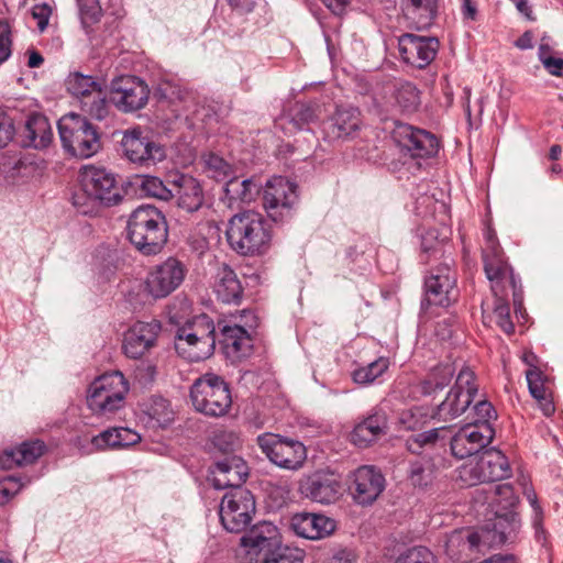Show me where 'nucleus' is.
Wrapping results in <instances>:
<instances>
[{
	"instance_id": "nucleus-1",
	"label": "nucleus",
	"mask_w": 563,
	"mask_h": 563,
	"mask_svg": "<svg viewBox=\"0 0 563 563\" xmlns=\"http://www.w3.org/2000/svg\"><path fill=\"white\" fill-rule=\"evenodd\" d=\"M230 247L240 255H261L268 249L271 232L262 214L244 211L234 214L225 232Z\"/></svg>"
},
{
	"instance_id": "nucleus-2",
	"label": "nucleus",
	"mask_w": 563,
	"mask_h": 563,
	"mask_svg": "<svg viewBox=\"0 0 563 563\" xmlns=\"http://www.w3.org/2000/svg\"><path fill=\"white\" fill-rule=\"evenodd\" d=\"M128 236L141 253L157 254L167 242L168 231L165 216L153 206H140L129 218Z\"/></svg>"
},
{
	"instance_id": "nucleus-3",
	"label": "nucleus",
	"mask_w": 563,
	"mask_h": 563,
	"mask_svg": "<svg viewBox=\"0 0 563 563\" xmlns=\"http://www.w3.org/2000/svg\"><path fill=\"white\" fill-rule=\"evenodd\" d=\"M216 347V327L207 314H199L178 328L175 335V350L178 355L200 362L213 354Z\"/></svg>"
},
{
	"instance_id": "nucleus-4",
	"label": "nucleus",
	"mask_w": 563,
	"mask_h": 563,
	"mask_svg": "<svg viewBox=\"0 0 563 563\" xmlns=\"http://www.w3.org/2000/svg\"><path fill=\"white\" fill-rule=\"evenodd\" d=\"M58 133L64 150L75 157L88 158L101 148L98 129L77 113H69L58 121Z\"/></svg>"
},
{
	"instance_id": "nucleus-5",
	"label": "nucleus",
	"mask_w": 563,
	"mask_h": 563,
	"mask_svg": "<svg viewBox=\"0 0 563 563\" xmlns=\"http://www.w3.org/2000/svg\"><path fill=\"white\" fill-rule=\"evenodd\" d=\"M190 400L198 412L217 418L225 416L232 406L229 384L213 373H207L194 382Z\"/></svg>"
},
{
	"instance_id": "nucleus-6",
	"label": "nucleus",
	"mask_w": 563,
	"mask_h": 563,
	"mask_svg": "<svg viewBox=\"0 0 563 563\" xmlns=\"http://www.w3.org/2000/svg\"><path fill=\"white\" fill-rule=\"evenodd\" d=\"M129 388V383L121 372L106 373L90 384L87 395L88 407L95 413H113L123 407Z\"/></svg>"
},
{
	"instance_id": "nucleus-7",
	"label": "nucleus",
	"mask_w": 563,
	"mask_h": 563,
	"mask_svg": "<svg viewBox=\"0 0 563 563\" xmlns=\"http://www.w3.org/2000/svg\"><path fill=\"white\" fill-rule=\"evenodd\" d=\"M256 443L267 460L283 470L298 471L307 460L303 443L291 438L265 432L257 435Z\"/></svg>"
},
{
	"instance_id": "nucleus-8",
	"label": "nucleus",
	"mask_w": 563,
	"mask_h": 563,
	"mask_svg": "<svg viewBox=\"0 0 563 563\" xmlns=\"http://www.w3.org/2000/svg\"><path fill=\"white\" fill-rule=\"evenodd\" d=\"M297 185L285 177L267 180L263 191V207L274 222H283L292 216L298 205Z\"/></svg>"
},
{
	"instance_id": "nucleus-9",
	"label": "nucleus",
	"mask_w": 563,
	"mask_h": 563,
	"mask_svg": "<svg viewBox=\"0 0 563 563\" xmlns=\"http://www.w3.org/2000/svg\"><path fill=\"white\" fill-rule=\"evenodd\" d=\"M477 391L474 372L470 367H462L454 386L445 399L438 405L434 417L442 421H451L460 417L470 407Z\"/></svg>"
},
{
	"instance_id": "nucleus-10",
	"label": "nucleus",
	"mask_w": 563,
	"mask_h": 563,
	"mask_svg": "<svg viewBox=\"0 0 563 563\" xmlns=\"http://www.w3.org/2000/svg\"><path fill=\"white\" fill-rule=\"evenodd\" d=\"M255 514V500L246 488L230 490L222 497L219 516L223 528L229 532L243 531Z\"/></svg>"
},
{
	"instance_id": "nucleus-11",
	"label": "nucleus",
	"mask_w": 563,
	"mask_h": 563,
	"mask_svg": "<svg viewBox=\"0 0 563 563\" xmlns=\"http://www.w3.org/2000/svg\"><path fill=\"white\" fill-rule=\"evenodd\" d=\"M511 470L506 455L496 449L484 451L475 464L465 465L460 472L462 481L470 485L497 482L510 477Z\"/></svg>"
},
{
	"instance_id": "nucleus-12",
	"label": "nucleus",
	"mask_w": 563,
	"mask_h": 563,
	"mask_svg": "<svg viewBox=\"0 0 563 563\" xmlns=\"http://www.w3.org/2000/svg\"><path fill=\"white\" fill-rule=\"evenodd\" d=\"M484 271L487 279L490 282L494 295L503 294L510 288L515 305H521L522 289L520 279H518L508 264L504 251H494L492 247L488 253H483Z\"/></svg>"
},
{
	"instance_id": "nucleus-13",
	"label": "nucleus",
	"mask_w": 563,
	"mask_h": 563,
	"mask_svg": "<svg viewBox=\"0 0 563 563\" xmlns=\"http://www.w3.org/2000/svg\"><path fill=\"white\" fill-rule=\"evenodd\" d=\"M521 528V521L515 510H492L478 530L485 548H495L511 542Z\"/></svg>"
},
{
	"instance_id": "nucleus-14",
	"label": "nucleus",
	"mask_w": 563,
	"mask_h": 563,
	"mask_svg": "<svg viewBox=\"0 0 563 563\" xmlns=\"http://www.w3.org/2000/svg\"><path fill=\"white\" fill-rule=\"evenodd\" d=\"M147 85L135 76H122L111 84L110 101L122 112L129 113L144 108L148 101Z\"/></svg>"
},
{
	"instance_id": "nucleus-15",
	"label": "nucleus",
	"mask_w": 563,
	"mask_h": 563,
	"mask_svg": "<svg viewBox=\"0 0 563 563\" xmlns=\"http://www.w3.org/2000/svg\"><path fill=\"white\" fill-rule=\"evenodd\" d=\"M456 274L449 262L432 268L424 279L428 305L446 307L456 300Z\"/></svg>"
},
{
	"instance_id": "nucleus-16",
	"label": "nucleus",
	"mask_w": 563,
	"mask_h": 563,
	"mask_svg": "<svg viewBox=\"0 0 563 563\" xmlns=\"http://www.w3.org/2000/svg\"><path fill=\"white\" fill-rule=\"evenodd\" d=\"M81 186L88 197L104 206L117 205L122 199L115 176L104 168H85L81 174Z\"/></svg>"
},
{
	"instance_id": "nucleus-17",
	"label": "nucleus",
	"mask_w": 563,
	"mask_h": 563,
	"mask_svg": "<svg viewBox=\"0 0 563 563\" xmlns=\"http://www.w3.org/2000/svg\"><path fill=\"white\" fill-rule=\"evenodd\" d=\"M494 435L495 430L492 424L467 423L451 438V452L456 459H466L486 448Z\"/></svg>"
},
{
	"instance_id": "nucleus-18",
	"label": "nucleus",
	"mask_w": 563,
	"mask_h": 563,
	"mask_svg": "<svg viewBox=\"0 0 563 563\" xmlns=\"http://www.w3.org/2000/svg\"><path fill=\"white\" fill-rule=\"evenodd\" d=\"M393 139L398 146L412 157H432L439 151L438 139L430 132L399 123L393 132Z\"/></svg>"
},
{
	"instance_id": "nucleus-19",
	"label": "nucleus",
	"mask_w": 563,
	"mask_h": 563,
	"mask_svg": "<svg viewBox=\"0 0 563 563\" xmlns=\"http://www.w3.org/2000/svg\"><path fill=\"white\" fill-rule=\"evenodd\" d=\"M185 273L183 263L169 257L148 274L146 289L153 298H164L179 287Z\"/></svg>"
},
{
	"instance_id": "nucleus-20",
	"label": "nucleus",
	"mask_w": 563,
	"mask_h": 563,
	"mask_svg": "<svg viewBox=\"0 0 563 563\" xmlns=\"http://www.w3.org/2000/svg\"><path fill=\"white\" fill-rule=\"evenodd\" d=\"M398 47L405 63L422 69L434 59L439 41L435 37L406 33L398 38Z\"/></svg>"
},
{
	"instance_id": "nucleus-21",
	"label": "nucleus",
	"mask_w": 563,
	"mask_h": 563,
	"mask_svg": "<svg viewBox=\"0 0 563 563\" xmlns=\"http://www.w3.org/2000/svg\"><path fill=\"white\" fill-rule=\"evenodd\" d=\"M176 205L187 213H195L206 205V192L202 184L187 174H174L168 179Z\"/></svg>"
},
{
	"instance_id": "nucleus-22",
	"label": "nucleus",
	"mask_w": 563,
	"mask_h": 563,
	"mask_svg": "<svg viewBox=\"0 0 563 563\" xmlns=\"http://www.w3.org/2000/svg\"><path fill=\"white\" fill-rule=\"evenodd\" d=\"M341 484L332 473L318 471L303 477L299 492L306 498L319 504H332L340 497Z\"/></svg>"
},
{
	"instance_id": "nucleus-23",
	"label": "nucleus",
	"mask_w": 563,
	"mask_h": 563,
	"mask_svg": "<svg viewBox=\"0 0 563 563\" xmlns=\"http://www.w3.org/2000/svg\"><path fill=\"white\" fill-rule=\"evenodd\" d=\"M211 482L217 489L243 488L249 476L245 461L236 455H229L216 462L210 471Z\"/></svg>"
},
{
	"instance_id": "nucleus-24",
	"label": "nucleus",
	"mask_w": 563,
	"mask_h": 563,
	"mask_svg": "<svg viewBox=\"0 0 563 563\" xmlns=\"http://www.w3.org/2000/svg\"><path fill=\"white\" fill-rule=\"evenodd\" d=\"M161 332V323L157 320L150 322L139 321L124 334L123 352L130 358L142 357L152 349Z\"/></svg>"
},
{
	"instance_id": "nucleus-25",
	"label": "nucleus",
	"mask_w": 563,
	"mask_h": 563,
	"mask_svg": "<svg viewBox=\"0 0 563 563\" xmlns=\"http://www.w3.org/2000/svg\"><path fill=\"white\" fill-rule=\"evenodd\" d=\"M121 145L124 155L132 163H156L165 158L164 148L159 144L142 136V132L136 129L124 133Z\"/></svg>"
},
{
	"instance_id": "nucleus-26",
	"label": "nucleus",
	"mask_w": 563,
	"mask_h": 563,
	"mask_svg": "<svg viewBox=\"0 0 563 563\" xmlns=\"http://www.w3.org/2000/svg\"><path fill=\"white\" fill-rule=\"evenodd\" d=\"M384 488L385 478L374 466L364 465L353 473V483L350 489L358 504L371 505Z\"/></svg>"
},
{
	"instance_id": "nucleus-27",
	"label": "nucleus",
	"mask_w": 563,
	"mask_h": 563,
	"mask_svg": "<svg viewBox=\"0 0 563 563\" xmlns=\"http://www.w3.org/2000/svg\"><path fill=\"white\" fill-rule=\"evenodd\" d=\"M290 527L299 537L319 540L332 534L336 523L332 518L324 515L300 512L291 517Z\"/></svg>"
},
{
	"instance_id": "nucleus-28",
	"label": "nucleus",
	"mask_w": 563,
	"mask_h": 563,
	"mask_svg": "<svg viewBox=\"0 0 563 563\" xmlns=\"http://www.w3.org/2000/svg\"><path fill=\"white\" fill-rule=\"evenodd\" d=\"M241 544L247 549V553H268L279 544V532L275 525L262 521L253 526L242 538Z\"/></svg>"
},
{
	"instance_id": "nucleus-29",
	"label": "nucleus",
	"mask_w": 563,
	"mask_h": 563,
	"mask_svg": "<svg viewBox=\"0 0 563 563\" xmlns=\"http://www.w3.org/2000/svg\"><path fill=\"white\" fill-rule=\"evenodd\" d=\"M213 290L218 300L229 305H240L244 292L236 273L225 263L217 266Z\"/></svg>"
},
{
	"instance_id": "nucleus-30",
	"label": "nucleus",
	"mask_w": 563,
	"mask_h": 563,
	"mask_svg": "<svg viewBox=\"0 0 563 563\" xmlns=\"http://www.w3.org/2000/svg\"><path fill=\"white\" fill-rule=\"evenodd\" d=\"M46 451L42 440L24 441L15 448L3 451L0 454V467L12 470L35 463Z\"/></svg>"
},
{
	"instance_id": "nucleus-31",
	"label": "nucleus",
	"mask_w": 563,
	"mask_h": 563,
	"mask_svg": "<svg viewBox=\"0 0 563 563\" xmlns=\"http://www.w3.org/2000/svg\"><path fill=\"white\" fill-rule=\"evenodd\" d=\"M485 548L478 531L472 532L467 529L453 531L445 542L448 555L455 561H467L475 551Z\"/></svg>"
},
{
	"instance_id": "nucleus-32",
	"label": "nucleus",
	"mask_w": 563,
	"mask_h": 563,
	"mask_svg": "<svg viewBox=\"0 0 563 563\" xmlns=\"http://www.w3.org/2000/svg\"><path fill=\"white\" fill-rule=\"evenodd\" d=\"M387 430L388 420L386 413L382 410L375 411L355 426L351 434L352 442L360 448H366L385 435Z\"/></svg>"
},
{
	"instance_id": "nucleus-33",
	"label": "nucleus",
	"mask_w": 563,
	"mask_h": 563,
	"mask_svg": "<svg viewBox=\"0 0 563 563\" xmlns=\"http://www.w3.org/2000/svg\"><path fill=\"white\" fill-rule=\"evenodd\" d=\"M360 112L357 109H338L324 123V133L329 140L346 139L360 128Z\"/></svg>"
},
{
	"instance_id": "nucleus-34",
	"label": "nucleus",
	"mask_w": 563,
	"mask_h": 563,
	"mask_svg": "<svg viewBox=\"0 0 563 563\" xmlns=\"http://www.w3.org/2000/svg\"><path fill=\"white\" fill-rule=\"evenodd\" d=\"M391 107L402 114H412L421 106V91L410 81H399L390 92Z\"/></svg>"
},
{
	"instance_id": "nucleus-35",
	"label": "nucleus",
	"mask_w": 563,
	"mask_h": 563,
	"mask_svg": "<svg viewBox=\"0 0 563 563\" xmlns=\"http://www.w3.org/2000/svg\"><path fill=\"white\" fill-rule=\"evenodd\" d=\"M53 140V131L48 119L43 114L31 115L23 130V145L45 148Z\"/></svg>"
},
{
	"instance_id": "nucleus-36",
	"label": "nucleus",
	"mask_w": 563,
	"mask_h": 563,
	"mask_svg": "<svg viewBox=\"0 0 563 563\" xmlns=\"http://www.w3.org/2000/svg\"><path fill=\"white\" fill-rule=\"evenodd\" d=\"M221 335V343L228 355L241 357L251 351L252 339L244 327L240 324L223 325Z\"/></svg>"
},
{
	"instance_id": "nucleus-37",
	"label": "nucleus",
	"mask_w": 563,
	"mask_h": 563,
	"mask_svg": "<svg viewBox=\"0 0 563 563\" xmlns=\"http://www.w3.org/2000/svg\"><path fill=\"white\" fill-rule=\"evenodd\" d=\"M405 16L410 20L417 29H427L437 15V0H402Z\"/></svg>"
},
{
	"instance_id": "nucleus-38",
	"label": "nucleus",
	"mask_w": 563,
	"mask_h": 563,
	"mask_svg": "<svg viewBox=\"0 0 563 563\" xmlns=\"http://www.w3.org/2000/svg\"><path fill=\"white\" fill-rule=\"evenodd\" d=\"M455 371L454 363L433 367L428 376L417 385V390L423 396H432L442 391L452 382Z\"/></svg>"
},
{
	"instance_id": "nucleus-39",
	"label": "nucleus",
	"mask_w": 563,
	"mask_h": 563,
	"mask_svg": "<svg viewBox=\"0 0 563 563\" xmlns=\"http://www.w3.org/2000/svg\"><path fill=\"white\" fill-rule=\"evenodd\" d=\"M141 437L135 431L128 428H113L102 431L92 438V444L98 450L108 448L118 449L130 446L137 443Z\"/></svg>"
},
{
	"instance_id": "nucleus-40",
	"label": "nucleus",
	"mask_w": 563,
	"mask_h": 563,
	"mask_svg": "<svg viewBox=\"0 0 563 563\" xmlns=\"http://www.w3.org/2000/svg\"><path fill=\"white\" fill-rule=\"evenodd\" d=\"M222 200L232 207L235 202H250L258 192V186L252 179L240 180L236 177L229 179L223 188Z\"/></svg>"
},
{
	"instance_id": "nucleus-41",
	"label": "nucleus",
	"mask_w": 563,
	"mask_h": 563,
	"mask_svg": "<svg viewBox=\"0 0 563 563\" xmlns=\"http://www.w3.org/2000/svg\"><path fill=\"white\" fill-rule=\"evenodd\" d=\"M437 468L438 467L433 459L421 456L420 459L410 462L408 478L415 487H427L432 484Z\"/></svg>"
},
{
	"instance_id": "nucleus-42",
	"label": "nucleus",
	"mask_w": 563,
	"mask_h": 563,
	"mask_svg": "<svg viewBox=\"0 0 563 563\" xmlns=\"http://www.w3.org/2000/svg\"><path fill=\"white\" fill-rule=\"evenodd\" d=\"M483 493L486 495L484 503H488L489 506L500 511L514 510L518 504V497L509 484L494 485L488 490H483Z\"/></svg>"
},
{
	"instance_id": "nucleus-43",
	"label": "nucleus",
	"mask_w": 563,
	"mask_h": 563,
	"mask_svg": "<svg viewBox=\"0 0 563 563\" xmlns=\"http://www.w3.org/2000/svg\"><path fill=\"white\" fill-rule=\"evenodd\" d=\"M448 427L434 428L409 437L406 440V448L413 454H421L422 450L430 449L446 438Z\"/></svg>"
},
{
	"instance_id": "nucleus-44",
	"label": "nucleus",
	"mask_w": 563,
	"mask_h": 563,
	"mask_svg": "<svg viewBox=\"0 0 563 563\" xmlns=\"http://www.w3.org/2000/svg\"><path fill=\"white\" fill-rule=\"evenodd\" d=\"M65 85L67 91L78 98L79 102L82 101V98L92 95L101 88V85L92 76L84 75L81 73L69 74Z\"/></svg>"
},
{
	"instance_id": "nucleus-45",
	"label": "nucleus",
	"mask_w": 563,
	"mask_h": 563,
	"mask_svg": "<svg viewBox=\"0 0 563 563\" xmlns=\"http://www.w3.org/2000/svg\"><path fill=\"white\" fill-rule=\"evenodd\" d=\"M80 109L90 118L101 121L108 117L110 106L107 101L106 95L100 88L92 95L82 98V101L80 102Z\"/></svg>"
},
{
	"instance_id": "nucleus-46",
	"label": "nucleus",
	"mask_w": 563,
	"mask_h": 563,
	"mask_svg": "<svg viewBox=\"0 0 563 563\" xmlns=\"http://www.w3.org/2000/svg\"><path fill=\"white\" fill-rule=\"evenodd\" d=\"M137 186L142 195L161 200H170L174 198L172 186L168 187L164 181L156 176H141Z\"/></svg>"
},
{
	"instance_id": "nucleus-47",
	"label": "nucleus",
	"mask_w": 563,
	"mask_h": 563,
	"mask_svg": "<svg viewBox=\"0 0 563 563\" xmlns=\"http://www.w3.org/2000/svg\"><path fill=\"white\" fill-rule=\"evenodd\" d=\"M494 309L493 317L496 324L507 334H511L515 330L514 323L510 319V308L507 300L508 292L505 290L503 294L494 295Z\"/></svg>"
},
{
	"instance_id": "nucleus-48",
	"label": "nucleus",
	"mask_w": 563,
	"mask_h": 563,
	"mask_svg": "<svg viewBox=\"0 0 563 563\" xmlns=\"http://www.w3.org/2000/svg\"><path fill=\"white\" fill-rule=\"evenodd\" d=\"M305 552L288 545H278L263 556V563H303Z\"/></svg>"
},
{
	"instance_id": "nucleus-49",
	"label": "nucleus",
	"mask_w": 563,
	"mask_h": 563,
	"mask_svg": "<svg viewBox=\"0 0 563 563\" xmlns=\"http://www.w3.org/2000/svg\"><path fill=\"white\" fill-rule=\"evenodd\" d=\"M389 362L380 357L366 366L360 367L353 372V379L356 384H369L382 376L388 368Z\"/></svg>"
},
{
	"instance_id": "nucleus-50",
	"label": "nucleus",
	"mask_w": 563,
	"mask_h": 563,
	"mask_svg": "<svg viewBox=\"0 0 563 563\" xmlns=\"http://www.w3.org/2000/svg\"><path fill=\"white\" fill-rule=\"evenodd\" d=\"M319 107L312 103H297L292 109L291 122L298 128L314 122L319 118Z\"/></svg>"
},
{
	"instance_id": "nucleus-51",
	"label": "nucleus",
	"mask_w": 563,
	"mask_h": 563,
	"mask_svg": "<svg viewBox=\"0 0 563 563\" xmlns=\"http://www.w3.org/2000/svg\"><path fill=\"white\" fill-rule=\"evenodd\" d=\"M205 163L209 177L217 181L224 180L231 173V166L222 157L216 154H209L206 157Z\"/></svg>"
},
{
	"instance_id": "nucleus-52",
	"label": "nucleus",
	"mask_w": 563,
	"mask_h": 563,
	"mask_svg": "<svg viewBox=\"0 0 563 563\" xmlns=\"http://www.w3.org/2000/svg\"><path fill=\"white\" fill-rule=\"evenodd\" d=\"M526 377L532 397L538 400H547L542 372L537 367H532L527 371Z\"/></svg>"
},
{
	"instance_id": "nucleus-53",
	"label": "nucleus",
	"mask_w": 563,
	"mask_h": 563,
	"mask_svg": "<svg viewBox=\"0 0 563 563\" xmlns=\"http://www.w3.org/2000/svg\"><path fill=\"white\" fill-rule=\"evenodd\" d=\"M213 444L219 451L229 453L240 448L241 440L234 431H220L214 435Z\"/></svg>"
},
{
	"instance_id": "nucleus-54",
	"label": "nucleus",
	"mask_w": 563,
	"mask_h": 563,
	"mask_svg": "<svg viewBox=\"0 0 563 563\" xmlns=\"http://www.w3.org/2000/svg\"><path fill=\"white\" fill-rule=\"evenodd\" d=\"M80 15L84 24H93L102 15L99 0H78Z\"/></svg>"
},
{
	"instance_id": "nucleus-55",
	"label": "nucleus",
	"mask_w": 563,
	"mask_h": 563,
	"mask_svg": "<svg viewBox=\"0 0 563 563\" xmlns=\"http://www.w3.org/2000/svg\"><path fill=\"white\" fill-rule=\"evenodd\" d=\"M395 563H435V558L429 549L415 547L408 550Z\"/></svg>"
},
{
	"instance_id": "nucleus-56",
	"label": "nucleus",
	"mask_w": 563,
	"mask_h": 563,
	"mask_svg": "<svg viewBox=\"0 0 563 563\" xmlns=\"http://www.w3.org/2000/svg\"><path fill=\"white\" fill-rule=\"evenodd\" d=\"M423 412L421 408L404 410L400 413L399 422L406 430H417L423 424Z\"/></svg>"
},
{
	"instance_id": "nucleus-57",
	"label": "nucleus",
	"mask_w": 563,
	"mask_h": 563,
	"mask_svg": "<svg viewBox=\"0 0 563 563\" xmlns=\"http://www.w3.org/2000/svg\"><path fill=\"white\" fill-rule=\"evenodd\" d=\"M476 419L473 423L490 424V420L497 418L496 410L493 405L487 400H479L474 406Z\"/></svg>"
},
{
	"instance_id": "nucleus-58",
	"label": "nucleus",
	"mask_w": 563,
	"mask_h": 563,
	"mask_svg": "<svg viewBox=\"0 0 563 563\" xmlns=\"http://www.w3.org/2000/svg\"><path fill=\"white\" fill-rule=\"evenodd\" d=\"M12 40L11 30L7 21H0V65L11 55Z\"/></svg>"
},
{
	"instance_id": "nucleus-59",
	"label": "nucleus",
	"mask_w": 563,
	"mask_h": 563,
	"mask_svg": "<svg viewBox=\"0 0 563 563\" xmlns=\"http://www.w3.org/2000/svg\"><path fill=\"white\" fill-rule=\"evenodd\" d=\"M15 133L13 123L4 111L0 109V148L5 147Z\"/></svg>"
},
{
	"instance_id": "nucleus-60",
	"label": "nucleus",
	"mask_w": 563,
	"mask_h": 563,
	"mask_svg": "<svg viewBox=\"0 0 563 563\" xmlns=\"http://www.w3.org/2000/svg\"><path fill=\"white\" fill-rule=\"evenodd\" d=\"M541 63L550 75L555 76V77L563 76V59L562 58H556L553 56H544L543 57L541 55Z\"/></svg>"
},
{
	"instance_id": "nucleus-61",
	"label": "nucleus",
	"mask_w": 563,
	"mask_h": 563,
	"mask_svg": "<svg viewBox=\"0 0 563 563\" xmlns=\"http://www.w3.org/2000/svg\"><path fill=\"white\" fill-rule=\"evenodd\" d=\"M33 18L37 20V26L43 32L49 20L51 9L47 4L35 5L32 11Z\"/></svg>"
},
{
	"instance_id": "nucleus-62",
	"label": "nucleus",
	"mask_w": 563,
	"mask_h": 563,
	"mask_svg": "<svg viewBox=\"0 0 563 563\" xmlns=\"http://www.w3.org/2000/svg\"><path fill=\"white\" fill-rule=\"evenodd\" d=\"M22 487L20 479L14 476H8L0 484V493L5 497L14 496Z\"/></svg>"
},
{
	"instance_id": "nucleus-63",
	"label": "nucleus",
	"mask_w": 563,
	"mask_h": 563,
	"mask_svg": "<svg viewBox=\"0 0 563 563\" xmlns=\"http://www.w3.org/2000/svg\"><path fill=\"white\" fill-rule=\"evenodd\" d=\"M355 554L349 549H340L333 553L330 558L329 563H354Z\"/></svg>"
},
{
	"instance_id": "nucleus-64",
	"label": "nucleus",
	"mask_w": 563,
	"mask_h": 563,
	"mask_svg": "<svg viewBox=\"0 0 563 563\" xmlns=\"http://www.w3.org/2000/svg\"><path fill=\"white\" fill-rule=\"evenodd\" d=\"M324 5L331 10L334 14L341 15L345 12L346 7L351 0H321Z\"/></svg>"
}]
</instances>
